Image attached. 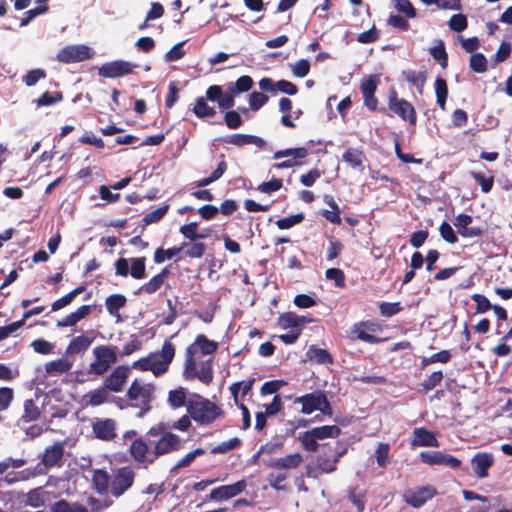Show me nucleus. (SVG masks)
<instances>
[{"instance_id": "obj_1", "label": "nucleus", "mask_w": 512, "mask_h": 512, "mask_svg": "<svg viewBox=\"0 0 512 512\" xmlns=\"http://www.w3.org/2000/svg\"><path fill=\"white\" fill-rule=\"evenodd\" d=\"M135 476V470L130 466L111 469L110 474L98 469L93 472L92 483L98 493L109 492L113 497L119 498L133 486Z\"/></svg>"}, {"instance_id": "obj_2", "label": "nucleus", "mask_w": 512, "mask_h": 512, "mask_svg": "<svg viewBox=\"0 0 512 512\" xmlns=\"http://www.w3.org/2000/svg\"><path fill=\"white\" fill-rule=\"evenodd\" d=\"M175 355L174 346L170 342H165L160 352L150 353L132 363V368L139 371H151L155 376L165 373L169 364Z\"/></svg>"}, {"instance_id": "obj_3", "label": "nucleus", "mask_w": 512, "mask_h": 512, "mask_svg": "<svg viewBox=\"0 0 512 512\" xmlns=\"http://www.w3.org/2000/svg\"><path fill=\"white\" fill-rule=\"evenodd\" d=\"M118 361V348L110 344L97 345L92 349V361L88 365L89 375L102 376Z\"/></svg>"}, {"instance_id": "obj_4", "label": "nucleus", "mask_w": 512, "mask_h": 512, "mask_svg": "<svg viewBox=\"0 0 512 512\" xmlns=\"http://www.w3.org/2000/svg\"><path fill=\"white\" fill-rule=\"evenodd\" d=\"M148 434L154 439L150 440L152 456L157 457L178 451L182 448V439L169 431H160L159 428H152Z\"/></svg>"}, {"instance_id": "obj_5", "label": "nucleus", "mask_w": 512, "mask_h": 512, "mask_svg": "<svg viewBox=\"0 0 512 512\" xmlns=\"http://www.w3.org/2000/svg\"><path fill=\"white\" fill-rule=\"evenodd\" d=\"M187 411L196 422L203 425L213 422L221 415V410L215 403L200 396L188 401Z\"/></svg>"}, {"instance_id": "obj_6", "label": "nucleus", "mask_w": 512, "mask_h": 512, "mask_svg": "<svg viewBox=\"0 0 512 512\" xmlns=\"http://www.w3.org/2000/svg\"><path fill=\"white\" fill-rule=\"evenodd\" d=\"M155 387L142 379H135L127 390V398L132 405L141 409L140 415L149 411L150 403L153 400Z\"/></svg>"}, {"instance_id": "obj_7", "label": "nucleus", "mask_w": 512, "mask_h": 512, "mask_svg": "<svg viewBox=\"0 0 512 512\" xmlns=\"http://www.w3.org/2000/svg\"><path fill=\"white\" fill-rule=\"evenodd\" d=\"M217 348V342L209 340L205 335H198L186 351V361H188L189 369H192L196 361L200 362L203 357L213 354Z\"/></svg>"}, {"instance_id": "obj_8", "label": "nucleus", "mask_w": 512, "mask_h": 512, "mask_svg": "<svg viewBox=\"0 0 512 512\" xmlns=\"http://www.w3.org/2000/svg\"><path fill=\"white\" fill-rule=\"evenodd\" d=\"M296 403L302 405L301 412L306 415L312 414L314 411H321L323 414H331L330 405L323 394L312 393L295 400Z\"/></svg>"}, {"instance_id": "obj_9", "label": "nucleus", "mask_w": 512, "mask_h": 512, "mask_svg": "<svg viewBox=\"0 0 512 512\" xmlns=\"http://www.w3.org/2000/svg\"><path fill=\"white\" fill-rule=\"evenodd\" d=\"M94 51L86 45H68L57 54V60L63 63H74L90 59Z\"/></svg>"}, {"instance_id": "obj_10", "label": "nucleus", "mask_w": 512, "mask_h": 512, "mask_svg": "<svg viewBox=\"0 0 512 512\" xmlns=\"http://www.w3.org/2000/svg\"><path fill=\"white\" fill-rule=\"evenodd\" d=\"M135 67V64L128 61L115 60L102 64L98 69V74L104 78H118L132 73Z\"/></svg>"}, {"instance_id": "obj_11", "label": "nucleus", "mask_w": 512, "mask_h": 512, "mask_svg": "<svg viewBox=\"0 0 512 512\" xmlns=\"http://www.w3.org/2000/svg\"><path fill=\"white\" fill-rule=\"evenodd\" d=\"M130 369L131 368L126 365H118L115 367L104 379V387L114 393L121 392L129 378Z\"/></svg>"}, {"instance_id": "obj_12", "label": "nucleus", "mask_w": 512, "mask_h": 512, "mask_svg": "<svg viewBox=\"0 0 512 512\" xmlns=\"http://www.w3.org/2000/svg\"><path fill=\"white\" fill-rule=\"evenodd\" d=\"M184 376L187 379L198 378L201 382L208 384L213 378L212 363L210 358L194 363L189 369L188 361H185Z\"/></svg>"}, {"instance_id": "obj_13", "label": "nucleus", "mask_w": 512, "mask_h": 512, "mask_svg": "<svg viewBox=\"0 0 512 512\" xmlns=\"http://www.w3.org/2000/svg\"><path fill=\"white\" fill-rule=\"evenodd\" d=\"M389 108L403 120L415 124L416 113L413 106L408 101L399 99L395 91H392L389 95Z\"/></svg>"}, {"instance_id": "obj_14", "label": "nucleus", "mask_w": 512, "mask_h": 512, "mask_svg": "<svg viewBox=\"0 0 512 512\" xmlns=\"http://www.w3.org/2000/svg\"><path fill=\"white\" fill-rule=\"evenodd\" d=\"M247 487L245 480H240L234 484L223 485L211 490L209 499L216 502L227 501L241 494Z\"/></svg>"}, {"instance_id": "obj_15", "label": "nucleus", "mask_w": 512, "mask_h": 512, "mask_svg": "<svg viewBox=\"0 0 512 512\" xmlns=\"http://www.w3.org/2000/svg\"><path fill=\"white\" fill-rule=\"evenodd\" d=\"M420 459L428 465H441L450 468H458L461 464L458 458L441 451H423L420 453Z\"/></svg>"}, {"instance_id": "obj_16", "label": "nucleus", "mask_w": 512, "mask_h": 512, "mask_svg": "<svg viewBox=\"0 0 512 512\" xmlns=\"http://www.w3.org/2000/svg\"><path fill=\"white\" fill-rule=\"evenodd\" d=\"M378 330V325L373 322H360L351 327L349 337L351 339H358L367 343H377L379 342V339L371 333H375Z\"/></svg>"}, {"instance_id": "obj_17", "label": "nucleus", "mask_w": 512, "mask_h": 512, "mask_svg": "<svg viewBox=\"0 0 512 512\" xmlns=\"http://www.w3.org/2000/svg\"><path fill=\"white\" fill-rule=\"evenodd\" d=\"M435 495V489L431 486L420 487L405 493L404 500L407 504L419 508Z\"/></svg>"}, {"instance_id": "obj_18", "label": "nucleus", "mask_w": 512, "mask_h": 512, "mask_svg": "<svg viewBox=\"0 0 512 512\" xmlns=\"http://www.w3.org/2000/svg\"><path fill=\"white\" fill-rule=\"evenodd\" d=\"M494 464V457L491 453L479 452L471 458V468L478 478L488 476V470Z\"/></svg>"}, {"instance_id": "obj_19", "label": "nucleus", "mask_w": 512, "mask_h": 512, "mask_svg": "<svg viewBox=\"0 0 512 512\" xmlns=\"http://www.w3.org/2000/svg\"><path fill=\"white\" fill-rule=\"evenodd\" d=\"M130 453L133 459L140 463H152L155 458L152 456V449L141 438L133 440L130 445Z\"/></svg>"}, {"instance_id": "obj_20", "label": "nucleus", "mask_w": 512, "mask_h": 512, "mask_svg": "<svg viewBox=\"0 0 512 512\" xmlns=\"http://www.w3.org/2000/svg\"><path fill=\"white\" fill-rule=\"evenodd\" d=\"M64 454V445L61 442L54 443L45 449L42 463L45 467L61 466Z\"/></svg>"}, {"instance_id": "obj_21", "label": "nucleus", "mask_w": 512, "mask_h": 512, "mask_svg": "<svg viewBox=\"0 0 512 512\" xmlns=\"http://www.w3.org/2000/svg\"><path fill=\"white\" fill-rule=\"evenodd\" d=\"M109 399V392L108 390L103 386L99 387L97 389L91 390L84 394L80 400V404L83 407H95L100 406L104 403H106Z\"/></svg>"}, {"instance_id": "obj_22", "label": "nucleus", "mask_w": 512, "mask_h": 512, "mask_svg": "<svg viewBox=\"0 0 512 512\" xmlns=\"http://www.w3.org/2000/svg\"><path fill=\"white\" fill-rule=\"evenodd\" d=\"M411 445L413 447H438L439 442L431 431L424 428H415Z\"/></svg>"}, {"instance_id": "obj_23", "label": "nucleus", "mask_w": 512, "mask_h": 512, "mask_svg": "<svg viewBox=\"0 0 512 512\" xmlns=\"http://www.w3.org/2000/svg\"><path fill=\"white\" fill-rule=\"evenodd\" d=\"M307 322L309 320L306 317L298 316L292 312L284 313L278 318V324L283 330H298V332H301Z\"/></svg>"}, {"instance_id": "obj_24", "label": "nucleus", "mask_w": 512, "mask_h": 512, "mask_svg": "<svg viewBox=\"0 0 512 512\" xmlns=\"http://www.w3.org/2000/svg\"><path fill=\"white\" fill-rule=\"evenodd\" d=\"M303 461L300 453H293L284 457L272 459L268 466L274 469H294L297 468Z\"/></svg>"}, {"instance_id": "obj_25", "label": "nucleus", "mask_w": 512, "mask_h": 512, "mask_svg": "<svg viewBox=\"0 0 512 512\" xmlns=\"http://www.w3.org/2000/svg\"><path fill=\"white\" fill-rule=\"evenodd\" d=\"M93 432L101 440H111L115 436V422L112 419L98 420L93 424Z\"/></svg>"}, {"instance_id": "obj_26", "label": "nucleus", "mask_w": 512, "mask_h": 512, "mask_svg": "<svg viewBox=\"0 0 512 512\" xmlns=\"http://www.w3.org/2000/svg\"><path fill=\"white\" fill-rule=\"evenodd\" d=\"M92 307L90 305H82L74 312L65 316L62 320L57 322V327H71L76 325L82 319L86 318L91 313Z\"/></svg>"}, {"instance_id": "obj_27", "label": "nucleus", "mask_w": 512, "mask_h": 512, "mask_svg": "<svg viewBox=\"0 0 512 512\" xmlns=\"http://www.w3.org/2000/svg\"><path fill=\"white\" fill-rule=\"evenodd\" d=\"M94 338L88 335H79L74 337L66 347L67 355H76L85 352L92 344Z\"/></svg>"}, {"instance_id": "obj_28", "label": "nucleus", "mask_w": 512, "mask_h": 512, "mask_svg": "<svg viewBox=\"0 0 512 512\" xmlns=\"http://www.w3.org/2000/svg\"><path fill=\"white\" fill-rule=\"evenodd\" d=\"M472 222V217L467 214H459L456 217L455 226L458 229V232L464 237H473L478 236L480 234V230L478 228H470L469 225Z\"/></svg>"}, {"instance_id": "obj_29", "label": "nucleus", "mask_w": 512, "mask_h": 512, "mask_svg": "<svg viewBox=\"0 0 512 512\" xmlns=\"http://www.w3.org/2000/svg\"><path fill=\"white\" fill-rule=\"evenodd\" d=\"M226 142L236 145V146H244V145H255L257 147H263L265 145V141L257 136L246 135V134H233L230 135Z\"/></svg>"}, {"instance_id": "obj_30", "label": "nucleus", "mask_w": 512, "mask_h": 512, "mask_svg": "<svg viewBox=\"0 0 512 512\" xmlns=\"http://www.w3.org/2000/svg\"><path fill=\"white\" fill-rule=\"evenodd\" d=\"M72 361L67 358H59L45 364V371L49 375H59L68 372L72 367Z\"/></svg>"}, {"instance_id": "obj_31", "label": "nucleus", "mask_w": 512, "mask_h": 512, "mask_svg": "<svg viewBox=\"0 0 512 512\" xmlns=\"http://www.w3.org/2000/svg\"><path fill=\"white\" fill-rule=\"evenodd\" d=\"M167 275H168L167 269H163L159 274L155 275L147 283L142 285L140 288V292H143L146 294L155 293L163 285L165 279L167 278Z\"/></svg>"}, {"instance_id": "obj_32", "label": "nucleus", "mask_w": 512, "mask_h": 512, "mask_svg": "<svg viewBox=\"0 0 512 512\" xmlns=\"http://www.w3.org/2000/svg\"><path fill=\"white\" fill-rule=\"evenodd\" d=\"M125 303H126V298L123 295L114 294V295H110L106 299L105 306H106L108 313L111 316H115L119 319L120 318L119 310L125 305Z\"/></svg>"}, {"instance_id": "obj_33", "label": "nucleus", "mask_w": 512, "mask_h": 512, "mask_svg": "<svg viewBox=\"0 0 512 512\" xmlns=\"http://www.w3.org/2000/svg\"><path fill=\"white\" fill-rule=\"evenodd\" d=\"M129 275L134 279H143L145 277V258L129 259Z\"/></svg>"}, {"instance_id": "obj_34", "label": "nucleus", "mask_w": 512, "mask_h": 512, "mask_svg": "<svg viewBox=\"0 0 512 512\" xmlns=\"http://www.w3.org/2000/svg\"><path fill=\"white\" fill-rule=\"evenodd\" d=\"M307 356L310 360L319 364H327L332 362L331 355L325 349L317 348L315 346L309 347Z\"/></svg>"}, {"instance_id": "obj_35", "label": "nucleus", "mask_w": 512, "mask_h": 512, "mask_svg": "<svg viewBox=\"0 0 512 512\" xmlns=\"http://www.w3.org/2000/svg\"><path fill=\"white\" fill-rule=\"evenodd\" d=\"M342 159L352 168H358L363 165L364 156L361 151L350 148L344 152Z\"/></svg>"}, {"instance_id": "obj_36", "label": "nucleus", "mask_w": 512, "mask_h": 512, "mask_svg": "<svg viewBox=\"0 0 512 512\" xmlns=\"http://www.w3.org/2000/svg\"><path fill=\"white\" fill-rule=\"evenodd\" d=\"M311 430L318 440H323L326 438H335L340 433V428L336 425H326V426L316 427Z\"/></svg>"}, {"instance_id": "obj_37", "label": "nucleus", "mask_w": 512, "mask_h": 512, "mask_svg": "<svg viewBox=\"0 0 512 512\" xmlns=\"http://www.w3.org/2000/svg\"><path fill=\"white\" fill-rule=\"evenodd\" d=\"M186 243H182V245L178 248H169V249H162L159 248L154 253V261L156 263H162L165 260L172 259L174 256L179 254L182 250L186 248Z\"/></svg>"}, {"instance_id": "obj_38", "label": "nucleus", "mask_w": 512, "mask_h": 512, "mask_svg": "<svg viewBox=\"0 0 512 512\" xmlns=\"http://www.w3.org/2000/svg\"><path fill=\"white\" fill-rule=\"evenodd\" d=\"M435 94L437 104L442 110H445L446 99L448 96V88L446 81L443 78H437L435 81Z\"/></svg>"}, {"instance_id": "obj_39", "label": "nucleus", "mask_w": 512, "mask_h": 512, "mask_svg": "<svg viewBox=\"0 0 512 512\" xmlns=\"http://www.w3.org/2000/svg\"><path fill=\"white\" fill-rule=\"evenodd\" d=\"M307 154H308V151L304 147L291 148V149L276 151L273 154V159H280L283 157H292L293 160L296 158L302 159V158H305L307 156Z\"/></svg>"}, {"instance_id": "obj_40", "label": "nucleus", "mask_w": 512, "mask_h": 512, "mask_svg": "<svg viewBox=\"0 0 512 512\" xmlns=\"http://www.w3.org/2000/svg\"><path fill=\"white\" fill-rule=\"evenodd\" d=\"M186 390L183 387H179L172 390L168 394V403L173 408H179L185 405Z\"/></svg>"}, {"instance_id": "obj_41", "label": "nucleus", "mask_w": 512, "mask_h": 512, "mask_svg": "<svg viewBox=\"0 0 512 512\" xmlns=\"http://www.w3.org/2000/svg\"><path fill=\"white\" fill-rule=\"evenodd\" d=\"M393 7L407 18H415L416 10L410 0H391Z\"/></svg>"}, {"instance_id": "obj_42", "label": "nucleus", "mask_w": 512, "mask_h": 512, "mask_svg": "<svg viewBox=\"0 0 512 512\" xmlns=\"http://www.w3.org/2000/svg\"><path fill=\"white\" fill-rule=\"evenodd\" d=\"M390 447L387 443H379L375 450V458L379 467L385 468L389 463Z\"/></svg>"}, {"instance_id": "obj_43", "label": "nucleus", "mask_w": 512, "mask_h": 512, "mask_svg": "<svg viewBox=\"0 0 512 512\" xmlns=\"http://www.w3.org/2000/svg\"><path fill=\"white\" fill-rule=\"evenodd\" d=\"M289 67L295 77L303 78L310 72V63L306 59H300L295 63L289 64Z\"/></svg>"}, {"instance_id": "obj_44", "label": "nucleus", "mask_w": 512, "mask_h": 512, "mask_svg": "<svg viewBox=\"0 0 512 512\" xmlns=\"http://www.w3.org/2000/svg\"><path fill=\"white\" fill-rule=\"evenodd\" d=\"M205 454V450L197 448L193 451L188 452L181 459H179L174 467L175 470L188 467L197 457Z\"/></svg>"}, {"instance_id": "obj_45", "label": "nucleus", "mask_w": 512, "mask_h": 512, "mask_svg": "<svg viewBox=\"0 0 512 512\" xmlns=\"http://www.w3.org/2000/svg\"><path fill=\"white\" fill-rule=\"evenodd\" d=\"M193 112L196 114V116L203 118L207 116H213L215 114V109L208 106L205 99L200 97L196 100Z\"/></svg>"}, {"instance_id": "obj_46", "label": "nucleus", "mask_w": 512, "mask_h": 512, "mask_svg": "<svg viewBox=\"0 0 512 512\" xmlns=\"http://www.w3.org/2000/svg\"><path fill=\"white\" fill-rule=\"evenodd\" d=\"M40 415V410L33 400L29 399L24 402V414L22 418L27 421H34Z\"/></svg>"}, {"instance_id": "obj_47", "label": "nucleus", "mask_w": 512, "mask_h": 512, "mask_svg": "<svg viewBox=\"0 0 512 512\" xmlns=\"http://www.w3.org/2000/svg\"><path fill=\"white\" fill-rule=\"evenodd\" d=\"M299 440L301 441L303 448L307 451H316L318 448V439L315 437L312 430L306 431L300 435Z\"/></svg>"}, {"instance_id": "obj_48", "label": "nucleus", "mask_w": 512, "mask_h": 512, "mask_svg": "<svg viewBox=\"0 0 512 512\" xmlns=\"http://www.w3.org/2000/svg\"><path fill=\"white\" fill-rule=\"evenodd\" d=\"M426 5H437L440 9L461 10L460 0H421Z\"/></svg>"}, {"instance_id": "obj_49", "label": "nucleus", "mask_w": 512, "mask_h": 512, "mask_svg": "<svg viewBox=\"0 0 512 512\" xmlns=\"http://www.w3.org/2000/svg\"><path fill=\"white\" fill-rule=\"evenodd\" d=\"M430 54L440 63L443 68L447 66V53L442 41H439L434 47L430 49Z\"/></svg>"}, {"instance_id": "obj_50", "label": "nucleus", "mask_w": 512, "mask_h": 512, "mask_svg": "<svg viewBox=\"0 0 512 512\" xmlns=\"http://www.w3.org/2000/svg\"><path fill=\"white\" fill-rule=\"evenodd\" d=\"M470 67L477 73H483L487 70V60L483 54L476 53L470 57Z\"/></svg>"}, {"instance_id": "obj_51", "label": "nucleus", "mask_w": 512, "mask_h": 512, "mask_svg": "<svg viewBox=\"0 0 512 512\" xmlns=\"http://www.w3.org/2000/svg\"><path fill=\"white\" fill-rule=\"evenodd\" d=\"M380 80L376 75H371L367 79L363 80L361 83V91L363 95H371L374 94Z\"/></svg>"}, {"instance_id": "obj_52", "label": "nucleus", "mask_w": 512, "mask_h": 512, "mask_svg": "<svg viewBox=\"0 0 512 512\" xmlns=\"http://www.w3.org/2000/svg\"><path fill=\"white\" fill-rule=\"evenodd\" d=\"M467 24L466 16L460 13L453 15L448 21L450 29L456 32H462L465 30L467 28Z\"/></svg>"}, {"instance_id": "obj_53", "label": "nucleus", "mask_w": 512, "mask_h": 512, "mask_svg": "<svg viewBox=\"0 0 512 512\" xmlns=\"http://www.w3.org/2000/svg\"><path fill=\"white\" fill-rule=\"evenodd\" d=\"M169 209L168 205H163L161 207H158L157 209L151 211L150 213L146 214L143 218V221L146 225L156 223L161 218L164 217V215L167 213Z\"/></svg>"}, {"instance_id": "obj_54", "label": "nucleus", "mask_w": 512, "mask_h": 512, "mask_svg": "<svg viewBox=\"0 0 512 512\" xmlns=\"http://www.w3.org/2000/svg\"><path fill=\"white\" fill-rule=\"evenodd\" d=\"M186 243V248L183 250L188 257L201 258L205 252V245L201 242Z\"/></svg>"}, {"instance_id": "obj_55", "label": "nucleus", "mask_w": 512, "mask_h": 512, "mask_svg": "<svg viewBox=\"0 0 512 512\" xmlns=\"http://www.w3.org/2000/svg\"><path fill=\"white\" fill-rule=\"evenodd\" d=\"M184 42H179L174 45L164 56L166 62H173L181 59L185 55L183 49Z\"/></svg>"}, {"instance_id": "obj_56", "label": "nucleus", "mask_w": 512, "mask_h": 512, "mask_svg": "<svg viewBox=\"0 0 512 512\" xmlns=\"http://www.w3.org/2000/svg\"><path fill=\"white\" fill-rule=\"evenodd\" d=\"M61 100H62V95L60 93L51 94L49 92H45L34 102L38 107H41V106L52 105Z\"/></svg>"}, {"instance_id": "obj_57", "label": "nucleus", "mask_w": 512, "mask_h": 512, "mask_svg": "<svg viewBox=\"0 0 512 512\" xmlns=\"http://www.w3.org/2000/svg\"><path fill=\"white\" fill-rule=\"evenodd\" d=\"M180 233L187 239L195 240L202 239L205 236L197 233V223L191 222L180 227Z\"/></svg>"}, {"instance_id": "obj_58", "label": "nucleus", "mask_w": 512, "mask_h": 512, "mask_svg": "<svg viewBox=\"0 0 512 512\" xmlns=\"http://www.w3.org/2000/svg\"><path fill=\"white\" fill-rule=\"evenodd\" d=\"M45 77L46 73L44 70L33 69L23 77V81L27 86L31 87L34 86L40 79H43Z\"/></svg>"}, {"instance_id": "obj_59", "label": "nucleus", "mask_w": 512, "mask_h": 512, "mask_svg": "<svg viewBox=\"0 0 512 512\" xmlns=\"http://www.w3.org/2000/svg\"><path fill=\"white\" fill-rule=\"evenodd\" d=\"M471 176L480 184L484 193H488L493 186V177H486L480 172H471Z\"/></svg>"}, {"instance_id": "obj_60", "label": "nucleus", "mask_w": 512, "mask_h": 512, "mask_svg": "<svg viewBox=\"0 0 512 512\" xmlns=\"http://www.w3.org/2000/svg\"><path fill=\"white\" fill-rule=\"evenodd\" d=\"M326 278L329 280H333L337 287H344L345 285V276L342 270L338 268H329L326 270Z\"/></svg>"}, {"instance_id": "obj_61", "label": "nucleus", "mask_w": 512, "mask_h": 512, "mask_svg": "<svg viewBox=\"0 0 512 512\" xmlns=\"http://www.w3.org/2000/svg\"><path fill=\"white\" fill-rule=\"evenodd\" d=\"M303 220V214H295L279 219L276 224L280 229H289Z\"/></svg>"}, {"instance_id": "obj_62", "label": "nucleus", "mask_w": 512, "mask_h": 512, "mask_svg": "<svg viewBox=\"0 0 512 512\" xmlns=\"http://www.w3.org/2000/svg\"><path fill=\"white\" fill-rule=\"evenodd\" d=\"M31 346L32 348L34 349L35 352L37 353H40V354H50L54 348L53 344L44 340V339H37V340H34L32 343H31Z\"/></svg>"}, {"instance_id": "obj_63", "label": "nucleus", "mask_w": 512, "mask_h": 512, "mask_svg": "<svg viewBox=\"0 0 512 512\" xmlns=\"http://www.w3.org/2000/svg\"><path fill=\"white\" fill-rule=\"evenodd\" d=\"M268 101V97L260 92H253L249 98V105L252 110H258Z\"/></svg>"}, {"instance_id": "obj_64", "label": "nucleus", "mask_w": 512, "mask_h": 512, "mask_svg": "<svg viewBox=\"0 0 512 512\" xmlns=\"http://www.w3.org/2000/svg\"><path fill=\"white\" fill-rule=\"evenodd\" d=\"M403 76L405 80L413 85H417L422 87L425 82V77L422 73H417L412 70H407L403 72Z\"/></svg>"}]
</instances>
